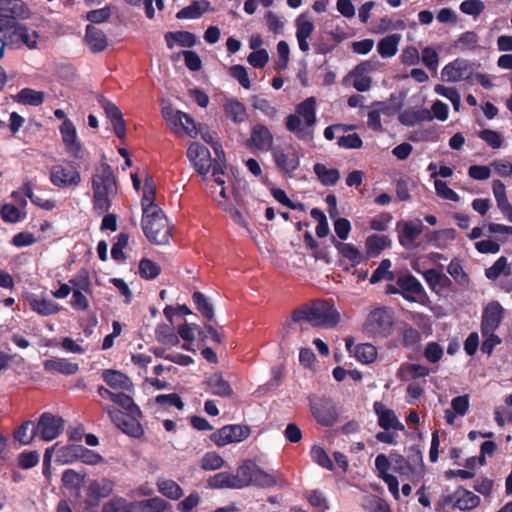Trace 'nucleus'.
I'll return each instance as SVG.
<instances>
[{
  "label": "nucleus",
  "instance_id": "f257e3e1",
  "mask_svg": "<svg viewBox=\"0 0 512 512\" xmlns=\"http://www.w3.org/2000/svg\"><path fill=\"white\" fill-rule=\"evenodd\" d=\"M30 10L22 0H0V42L10 49H32L28 28L20 20L29 18Z\"/></svg>",
  "mask_w": 512,
  "mask_h": 512
},
{
  "label": "nucleus",
  "instance_id": "f03ea898",
  "mask_svg": "<svg viewBox=\"0 0 512 512\" xmlns=\"http://www.w3.org/2000/svg\"><path fill=\"white\" fill-rule=\"evenodd\" d=\"M92 204L97 215L107 213L112 206V198L118 191L117 181L111 166L104 162L92 177Z\"/></svg>",
  "mask_w": 512,
  "mask_h": 512
},
{
  "label": "nucleus",
  "instance_id": "7ed1b4c3",
  "mask_svg": "<svg viewBox=\"0 0 512 512\" xmlns=\"http://www.w3.org/2000/svg\"><path fill=\"white\" fill-rule=\"evenodd\" d=\"M316 124V100L309 97L296 106V113L286 117V129L299 140L311 142Z\"/></svg>",
  "mask_w": 512,
  "mask_h": 512
},
{
  "label": "nucleus",
  "instance_id": "20e7f679",
  "mask_svg": "<svg viewBox=\"0 0 512 512\" xmlns=\"http://www.w3.org/2000/svg\"><path fill=\"white\" fill-rule=\"evenodd\" d=\"M294 322L306 321L313 326L334 327L340 321V314L328 300H316L310 305L296 309L291 315Z\"/></svg>",
  "mask_w": 512,
  "mask_h": 512
},
{
  "label": "nucleus",
  "instance_id": "39448f33",
  "mask_svg": "<svg viewBox=\"0 0 512 512\" xmlns=\"http://www.w3.org/2000/svg\"><path fill=\"white\" fill-rule=\"evenodd\" d=\"M396 325V316L392 308L382 306L369 312L363 325L362 332L371 338L390 337Z\"/></svg>",
  "mask_w": 512,
  "mask_h": 512
},
{
  "label": "nucleus",
  "instance_id": "423d86ee",
  "mask_svg": "<svg viewBox=\"0 0 512 512\" xmlns=\"http://www.w3.org/2000/svg\"><path fill=\"white\" fill-rule=\"evenodd\" d=\"M141 225L149 242L156 245H164L169 242L171 230L162 209L143 213Z\"/></svg>",
  "mask_w": 512,
  "mask_h": 512
},
{
  "label": "nucleus",
  "instance_id": "0eeeda50",
  "mask_svg": "<svg viewBox=\"0 0 512 512\" xmlns=\"http://www.w3.org/2000/svg\"><path fill=\"white\" fill-rule=\"evenodd\" d=\"M104 409L112 422L121 429L123 433L133 438H140L143 436L144 429L139 421V418H141L142 415L124 413L113 406H107Z\"/></svg>",
  "mask_w": 512,
  "mask_h": 512
},
{
  "label": "nucleus",
  "instance_id": "6e6552de",
  "mask_svg": "<svg viewBox=\"0 0 512 512\" xmlns=\"http://www.w3.org/2000/svg\"><path fill=\"white\" fill-rule=\"evenodd\" d=\"M400 295L410 303L425 305L428 300L427 293L421 282L412 274L406 273L397 277Z\"/></svg>",
  "mask_w": 512,
  "mask_h": 512
},
{
  "label": "nucleus",
  "instance_id": "1a4fd4ad",
  "mask_svg": "<svg viewBox=\"0 0 512 512\" xmlns=\"http://www.w3.org/2000/svg\"><path fill=\"white\" fill-rule=\"evenodd\" d=\"M273 160L277 170L284 176L292 177L300 166V156L292 146L276 147L272 150Z\"/></svg>",
  "mask_w": 512,
  "mask_h": 512
},
{
  "label": "nucleus",
  "instance_id": "9d476101",
  "mask_svg": "<svg viewBox=\"0 0 512 512\" xmlns=\"http://www.w3.org/2000/svg\"><path fill=\"white\" fill-rule=\"evenodd\" d=\"M310 410L315 420L322 426L330 427L338 418L336 406L328 397L310 399Z\"/></svg>",
  "mask_w": 512,
  "mask_h": 512
},
{
  "label": "nucleus",
  "instance_id": "9b49d317",
  "mask_svg": "<svg viewBox=\"0 0 512 512\" xmlns=\"http://www.w3.org/2000/svg\"><path fill=\"white\" fill-rule=\"evenodd\" d=\"M59 130L66 152L75 160H83L85 150L83 149L82 143L77 136L76 128L73 122L70 119H66L60 125Z\"/></svg>",
  "mask_w": 512,
  "mask_h": 512
},
{
  "label": "nucleus",
  "instance_id": "f8f14e48",
  "mask_svg": "<svg viewBox=\"0 0 512 512\" xmlns=\"http://www.w3.org/2000/svg\"><path fill=\"white\" fill-rule=\"evenodd\" d=\"M50 181L58 188L75 187L81 182V175L78 166L54 165L50 169Z\"/></svg>",
  "mask_w": 512,
  "mask_h": 512
},
{
  "label": "nucleus",
  "instance_id": "ddd939ff",
  "mask_svg": "<svg viewBox=\"0 0 512 512\" xmlns=\"http://www.w3.org/2000/svg\"><path fill=\"white\" fill-rule=\"evenodd\" d=\"M63 429L64 420L61 417L45 412L38 420L36 430L34 429V436L38 433L42 440L51 441L57 438Z\"/></svg>",
  "mask_w": 512,
  "mask_h": 512
},
{
  "label": "nucleus",
  "instance_id": "4468645a",
  "mask_svg": "<svg viewBox=\"0 0 512 512\" xmlns=\"http://www.w3.org/2000/svg\"><path fill=\"white\" fill-rule=\"evenodd\" d=\"M80 445H66L58 447V443L46 449L43 457V473L48 478L50 476L51 458L56 450L58 461L62 463H72L79 459Z\"/></svg>",
  "mask_w": 512,
  "mask_h": 512
},
{
  "label": "nucleus",
  "instance_id": "2eb2a0df",
  "mask_svg": "<svg viewBox=\"0 0 512 512\" xmlns=\"http://www.w3.org/2000/svg\"><path fill=\"white\" fill-rule=\"evenodd\" d=\"M480 502L478 495L460 486L451 495L443 498L442 505L452 504L453 508L470 511L479 506Z\"/></svg>",
  "mask_w": 512,
  "mask_h": 512
},
{
  "label": "nucleus",
  "instance_id": "dca6fc26",
  "mask_svg": "<svg viewBox=\"0 0 512 512\" xmlns=\"http://www.w3.org/2000/svg\"><path fill=\"white\" fill-rule=\"evenodd\" d=\"M504 317V309L497 301L487 304L482 313L481 334L495 332Z\"/></svg>",
  "mask_w": 512,
  "mask_h": 512
},
{
  "label": "nucleus",
  "instance_id": "f3484780",
  "mask_svg": "<svg viewBox=\"0 0 512 512\" xmlns=\"http://www.w3.org/2000/svg\"><path fill=\"white\" fill-rule=\"evenodd\" d=\"M187 157L193 163L200 175H207L211 168V154L209 149L197 142L192 143L187 150Z\"/></svg>",
  "mask_w": 512,
  "mask_h": 512
},
{
  "label": "nucleus",
  "instance_id": "a211bd4d",
  "mask_svg": "<svg viewBox=\"0 0 512 512\" xmlns=\"http://www.w3.org/2000/svg\"><path fill=\"white\" fill-rule=\"evenodd\" d=\"M114 489V482L107 478L92 481L87 490L86 504L89 507L98 506L102 498L109 497Z\"/></svg>",
  "mask_w": 512,
  "mask_h": 512
},
{
  "label": "nucleus",
  "instance_id": "6ab92c4d",
  "mask_svg": "<svg viewBox=\"0 0 512 512\" xmlns=\"http://www.w3.org/2000/svg\"><path fill=\"white\" fill-rule=\"evenodd\" d=\"M374 412L378 417V425L385 431L391 429L404 431L405 426L400 422L392 409L387 408L382 402L376 401L373 404Z\"/></svg>",
  "mask_w": 512,
  "mask_h": 512
},
{
  "label": "nucleus",
  "instance_id": "aec40b11",
  "mask_svg": "<svg viewBox=\"0 0 512 512\" xmlns=\"http://www.w3.org/2000/svg\"><path fill=\"white\" fill-rule=\"evenodd\" d=\"M273 140V135L268 127L258 123L252 127L247 145L260 151H269L272 148Z\"/></svg>",
  "mask_w": 512,
  "mask_h": 512
},
{
  "label": "nucleus",
  "instance_id": "412c9836",
  "mask_svg": "<svg viewBox=\"0 0 512 512\" xmlns=\"http://www.w3.org/2000/svg\"><path fill=\"white\" fill-rule=\"evenodd\" d=\"M423 278L427 282L430 289L436 294L451 290L453 286L452 280L442 271L431 268L423 272Z\"/></svg>",
  "mask_w": 512,
  "mask_h": 512
},
{
  "label": "nucleus",
  "instance_id": "4be33fe9",
  "mask_svg": "<svg viewBox=\"0 0 512 512\" xmlns=\"http://www.w3.org/2000/svg\"><path fill=\"white\" fill-rule=\"evenodd\" d=\"M102 107L113 126L116 136L119 139H124L126 136V124L121 110L114 103L108 100H104L102 102Z\"/></svg>",
  "mask_w": 512,
  "mask_h": 512
},
{
  "label": "nucleus",
  "instance_id": "5701e85b",
  "mask_svg": "<svg viewBox=\"0 0 512 512\" xmlns=\"http://www.w3.org/2000/svg\"><path fill=\"white\" fill-rule=\"evenodd\" d=\"M102 378L111 389L126 392H133L134 390L131 379L120 371L106 369L102 372Z\"/></svg>",
  "mask_w": 512,
  "mask_h": 512
},
{
  "label": "nucleus",
  "instance_id": "b1692460",
  "mask_svg": "<svg viewBox=\"0 0 512 512\" xmlns=\"http://www.w3.org/2000/svg\"><path fill=\"white\" fill-rule=\"evenodd\" d=\"M469 69V63L465 59L457 58L444 66L441 78L445 82H458L462 80Z\"/></svg>",
  "mask_w": 512,
  "mask_h": 512
},
{
  "label": "nucleus",
  "instance_id": "393cba45",
  "mask_svg": "<svg viewBox=\"0 0 512 512\" xmlns=\"http://www.w3.org/2000/svg\"><path fill=\"white\" fill-rule=\"evenodd\" d=\"M85 42L93 53H99L106 49L108 46V39L106 34L99 28L92 24L86 26Z\"/></svg>",
  "mask_w": 512,
  "mask_h": 512
},
{
  "label": "nucleus",
  "instance_id": "a878e982",
  "mask_svg": "<svg viewBox=\"0 0 512 512\" xmlns=\"http://www.w3.org/2000/svg\"><path fill=\"white\" fill-rule=\"evenodd\" d=\"M371 69V64L368 61L358 64L350 73L349 76L353 78L352 85L359 92L368 91L372 84V79L366 75Z\"/></svg>",
  "mask_w": 512,
  "mask_h": 512
},
{
  "label": "nucleus",
  "instance_id": "bb28decb",
  "mask_svg": "<svg viewBox=\"0 0 512 512\" xmlns=\"http://www.w3.org/2000/svg\"><path fill=\"white\" fill-rule=\"evenodd\" d=\"M314 24L306 18L305 14H301L296 19V38L298 41L299 49L302 52L309 51L308 38L314 31Z\"/></svg>",
  "mask_w": 512,
  "mask_h": 512
},
{
  "label": "nucleus",
  "instance_id": "cd10ccee",
  "mask_svg": "<svg viewBox=\"0 0 512 512\" xmlns=\"http://www.w3.org/2000/svg\"><path fill=\"white\" fill-rule=\"evenodd\" d=\"M423 228L420 220L403 222L398 234L399 243L403 247H409L422 234Z\"/></svg>",
  "mask_w": 512,
  "mask_h": 512
},
{
  "label": "nucleus",
  "instance_id": "c85d7f7f",
  "mask_svg": "<svg viewBox=\"0 0 512 512\" xmlns=\"http://www.w3.org/2000/svg\"><path fill=\"white\" fill-rule=\"evenodd\" d=\"M223 109L226 117L235 124L243 123L248 119L245 105L237 98L225 99Z\"/></svg>",
  "mask_w": 512,
  "mask_h": 512
},
{
  "label": "nucleus",
  "instance_id": "c756f323",
  "mask_svg": "<svg viewBox=\"0 0 512 512\" xmlns=\"http://www.w3.org/2000/svg\"><path fill=\"white\" fill-rule=\"evenodd\" d=\"M366 257H377L381 252L391 246V240L387 235L372 234L365 241Z\"/></svg>",
  "mask_w": 512,
  "mask_h": 512
},
{
  "label": "nucleus",
  "instance_id": "7c9ffc66",
  "mask_svg": "<svg viewBox=\"0 0 512 512\" xmlns=\"http://www.w3.org/2000/svg\"><path fill=\"white\" fill-rule=\"evenodd\" d=\"M44 369L47 372H57L63 375H73L78 372L79 365L65 358H54L44 361Z\"/></svg>",
  "mask_w": 512,
  "mask_h": 512
},
{
  "label": "nucleus",
  "instance_id": "2f4dec72",
  "mask_svg": "<svg viewBox=\"0 0 512 512\" xmlns=\"http://www.w3.org/2000/svg\"><path fill=\"white\" fill-rule=\"evenodd\" d=\"M210 9L208 0H194L190 5L182 8L176 14L178 19H197Z\"/></svg>",
  "mask_w": 512,
  "mask_h": 512
},
{
  "label": "nucleus",
  "instance_id": "473e14b6",
  "mask_svg": "<svg viewBox=\"0 0 512 512\" xmlns=\"http://www.w3.org/2000/svg\"><path fill=\"white\" fill-rule=\"evenodd\" d=\"M164 37L169 49H172L175 44L181 47L191 48L197 41L196 36L189 31L167 32Z\"/></svg>",
  "mask_w": 512,
  "mask_h": 512
},
{
  "label": "nucleus",
  "instance_id": "72a5a7b5",
  "mask_svg": "<svg viewBox=\"0 0 512 512\" xmlns=\"http://www.w3.org/2000/svg\"><path fill=\"white\" fill-rule=\"evenodd\" d=\"M251 485L259 488H270L276 485L284 486L286 485V482L278 480L276 475L264 471L256 464Z\"/></svg>",
  "mask_w": 512,
  "mask_h": 512
},
{
  "label": "nucleus",
  "instance_id": "f704fd0d",
  "mask_svg": "<svg viewBox=\"0 0 512 512\" xmlns=\"http://www.w3.org/2000/svg\"><path fill=\"white\" fill-rule=\"evenodd\" d=\"M334 246L338 252L347 260L351 262L353 267L357 266L365 260V256L361 251L351 243H344L340 241H334Z\"/></svg>",
  "mask_w": 512,
  "mask_h": 512
},
{
  "label": "nucleus",
  "instance_id": "c9c22d12",
  "mask_svg": "<svg viewBox=\"0 0 512 512\" xmlns=\"http://www.w3.org/2000/svg\"><path fill=\"white\" fill-rule=\"evenodd\" d=\"M256 464L251 460H245L236 470L234 474L235 482L238 489H242L251 485Z\"/></svg>",
  "mask_w": 512,
  "mask_h": 512
},
{
  "label": "nucleus",
  "instance_id": "e433bc0d",
  "mask_svg": "<svg viewBox=\"0 0 512 512\" xmlns=\"http://www.w3.org/2000/svg\"><path fill=\"white\" fill-rule=\"evenodd\" d=\"M206 383L209 391L213 395L220 397H230L233 394L231 385L220 374L212 375Z\"/></svg>",
  "mask_w": 512,
  "mask_h": 512
},
{
  "label": "nucleus",
  "instance_id": "4c0bfd02",
  "mask_svg": "<svg viewBox=\"0 0 512 512\" xmlns=\"http://www.w3.org/2000/svg\"><path fill=\"white\" fill-rule=\"evenodd\" d=\"M313 171L318 180L324 186H334L340 179V172L336 168H327L322 163H316L313 166Z\"/></svg>",
  "mask_w": 512,
  "mask_h": 512
},
{
  "label": "nucleus",
  "instance_id": "58836bf2",
  "mask_svg": "<svg viewBox=\"0 0 512 512\" xmlns=\"http://www.w3.org/2000/svg\"><path fill=\"white\" fill-rule=\"evenodd\" d=\"M401 35L391 34L382 38L377 45L378 53L382 58H390L396 55Z\"/></svg>",
  "mask_w": 512,
  "mask_h": 512
},
{
  "label": "nucleus",
  "instance_id": "ea45409f",
  "mask_svg": "<svg viewBox=\"0 0 512 512\" xmlns=\"http://www.w3.org/2000/svg\"><path fill=\"white\" fill-rule=\"evenodd\" d=\"M207 485L211 489H238L234 474L230 472H219L211 476Z\"/></svg>",
  "mask_w": 512,
  "mask_h": 512
},
{
  "label": "nucleus",
  "instance_id": "a19ab883",
  "mask_svg": "<svg viewBox=\"0 0 512 512\" xmlns=\"http://www.w3.org/2000/svg\"><path fill=\"white\" fill-rule=\"evenodd\" d=\"M169 506V503L160 497L134 501L135 511L139 509L140 512H164Z\"/></svg>",
  "mask_w": 512,
  "mask_h": 512
},
{
  "label": "nucleus",
  "instance_id": "79ce46f5",
  "mask_svg": "<svg viewBox=\"0 0 512 512\" xmlns=\"http://www.w3.org/2000/svg\"><path fill=\"white\" fill-rule=\"evenodd\" d=\"M502 274L507 277L512 276V268L505 256L499 257L491 267L485 269V276L489 280H496Z\"/></svg>",
  "mask_w": 512,
  "mask_h": 512
},
{
  "label": "nucleus",
  "instance_id": "37998d69",
  "mask_svg": "<svg viewBox=\"0 0 512 512\" xmlns=\"http://www.w3.org/2000/svg\"><path fill=\"white\" fill-rule=\"evenodd\" d=\"M361 506L367 512H391L389 504L383 498L367 494L363 497Z\"/></svg>",
  "mask_w": 512,
  "mask_h": 512
},
{
  "label": "nucleus",
  "instance_id": "c03bdc74",
  "mask_svg": "<svg viewBox=\"0 0 512 512\" xmlns=\"http://www.w3.org/2000/svg\"><path fill=\"white\" fill-rule=\"evenodd\" d=\"M134 501L129 502L123 497H113L102 507V512H134Z\"/></svg>",
  "mask_w": 512,
  "mask_h": 512
},
{
  "label": "nucleus",
  "instance_id": "a18cd8bd",
  "mask_svg": "<svg viewBox=\"0 0 512 512\" xmlns=\"http://www.w3.org/2000/svg\"><path fill=\"white\" fill-rule=\"evenodd\" d=\"M421 333L409 324H405L402 330V346L407 349H415L419 346Z\"/></svg>",
  "mask_w": 512,
  "mask_h": 512
},
{
  "label": "nucleus",
  "instance_id": "49530a36",
  "mask_svg": "<svg viewBox=\"0 0 512 512\" xmlns=\"http://www.w3.org/2000/svg\"><path fill=\"white\" fill-rule=\"evenodd\" d=\"M156 339L169 346H176L179 344V336L175 334L174 329L170 325L162 324L156 328Z\"/></svg>",
  "mask_w": 512,
  "mask_h": 512
},
{
  "label": "nucleus",
  "instance_id": "de8ad7c7",
  "mask_svg": "<svg viewBox=\"0 0 512 512\" xmlns=\"http://www.w3.org/2000/svg\"><path fill=\"white\" fill-rule=\"evenodd\" d=\"M193 303L196 309L209 321L214 318V309L211 303H209L206 296L200 292L195 291L192 295Z\"/></svg>",
  "mask_w": 512,
  "mask_h": 512
},
{
  "label": "nucleus",
  "instance_id": "09e8293b",
  "mask_svg": "<svg viewBox=\"0 0 512 512\" xmlns=\"http://www.w3.org/2000/svg\"><path fill=\"white\" fill-rule=\"evenodd\" d=\"M390 457L392 468L396 473L410 476L416 472L415 467L412 466L411 462L407 460V458H405L403 455L393 453Z\"/></svg>",
  "mask_w": 512,
  "mask_h": 512
},
{
  "label": "nucleus",
  "instance_id": "8fccbe9b",
  "mask_svg": "<svg viewBox=\"0 0 512 512\" xmlns=\"http://www.w3.org/2000/svg\"><path fill=\"white\" fill-rule=\"evenodd\" d=\"M356 359L364 364H370L377 358L376 347L370 343L358 344L355 346Z\"/></svg>",
  "mask_w": 512,
  "mask_h": 512
},
{
  "label": "nucleus",
  "instance_id": "3c124183",
  "mask_svg": "<svg viewBox=\"0 0 512 512\" xmlns=\"http://www.w3.org/2000/svg\"><path fill=\"white\" fill-rule=\"evenodd\" d=\"M157 487L161 494L173 500L183 495L182 488L173 480H160L157 482Z\"/></svg>",
  "mask_w": 512,
  "mask_h": 512
},
{
  "label": "nucleus",
  "instance_id": "603ef678",
  "mask_svg": "<svg viewBox=\"0 0 512 512\" xmlns=\"http://www.w3.org/2000/svg\"><path fill=\"white\" fill-rule=\"evenodd\" d=\"M0 215L3 221L7 223H16L26 217V212L13 204H4L0 207Z\"/></svg>",
  "mask_w": 512,
  "mask_h": 512
},
{
  "label": "nucleus",
  "instance_id": "864d4df0",
  "mask_svg": "<svg viewBox=\"0 0 512 512\" xmlns=\"http://www.w3.org/2000/svg\"><path fill=\"white\" fill-rule=\"evenodd\" d=\"M113 402L126 410V413L134 414V415H142V411L140 410L139 406L134 402L133 398L124 393L119 392L116 393Z\"/></svg>",
  "mask_w": 512,
  "mask_h": 512
},
{
  "label": "nucleus",
  "instance_id": "5fc2aeb1",
  "mask_svg": "<svg viewBox=\"0 0 512 512\" xmlns=\"http://www.w3.org/2000/svg\"><path fill=\"white\" fill-rule=\"evenodd\" d=\"M224 464V459L217 452L205 453L200 461V467L205 471L221 469Z\"/></svg>",
  "mask_w": 512,
  "mask_h": 512
},
{
  "label": "nucleus",
  "instance_id": "6e6d98bb",
  "mask_svg": "<svg viewBox=\"0 0 512 512\" xmlns=\"http://www.w3.org/2000/svg\"><path fill=\"white\" fill-rule=\"evenodd\" d=\"M161 272V267L154 261L143 258L139 263V275L144 279H155Z\"/></svg>",
  "mask_w": 512,
  "mask_h": 512
},
{
  "label": "nucleus",
  "instance_id": "4d7b16f0",
  "mask_svg": "<svg viewBox=\"0 0 512 512\" xmlns=\"http://www.w3.org/2000/svg\"><path fill=\"white\" fill-rule=\"evenodd\" d=\"M391 267V261L389 259H383L379 266L374 270L372 273L369 281L371 284H376L382 279H387L390 281L394 280V274L393 272L389 271V268Z\"/></svg>",
  "mask_w": 512,
  "mask_h": 512
},
{
  "label": "nucleus",
  "instance_id": "13d9d810",
  "mask_svg": "<svg viewBox=\"0 0 512 512\" xmlns=\"http://www.w3.org/2000/svg\"><path fill=\"white\" fill-rule=\"evenodd\" d=\"M310 455L312 460L322 468L330 471L334 469V464L324 448L315 445L311 448Z\"/></svg>",
  "mask_w": 512,
  "mask_h": 512
},
{
  "label": "nucleus",
  "instance_id": "bf43d9fd",
  "mask_svg": "<svg viewBox=\"0 0 512 512\" xmlns=\"http://www.w3.org/2000/svg\"><path fill=\"white\" fill-rule=\"evenodd\" d=\"M31 424L32 420H26L14 430V442L18 443L19 445H27L32 442V431L29 432V426Z\"/></svg>",
  "mask_w": 512,
  "mask_h": 512
},
{
  "label": "nucleus",
  "instance_id": "052dcab7",
  "mask_svg": "<svg viewBox=\"0 0 512 512\" xmlns=\"http://www.w3.org/2000/svg\"><path fill=\"white\" fill-rule=\"evenodd\" d=\"M449 275L459 284L468 282V275L464 272L461 261L458 258H453L447 267Z\"/></svg>",
  "mask_w": 512,
  "mask_h": 512
},
{
  "label": "nucleus",
  "instance_id": "680f3d73",
  "mask_svg": "<svg viewBox=\"0 0 512 512\" xmlns=\"http://www.w3.org/2000/svg\"><path fill=\"white\" fill-rule=\"evenodd\" d=\"M129 241V235L125 232H121L117 236L116 242L113 244L111 249V256L116 261H123L125 260V254L123 252V249L128 245Z\"/></svg>",
  "mask_w": 512,
  "mask_h": 512
},
{
  "label": "nucleus",
  "instance_id": "e2e57ef3",
  "mask_svg": "<svg viewBox=\"0 0 512 512\" xmlns=\"http://www.w3.org/2000/svg\"><path fill=\"white\" fill-rule=\"evenodd\" d=\"M422 63L430 70L436 71L439 64V55L432 47H425L421 55Z\"/></svg>",
  "mask_w": 512,
  "mask_h": 512
},
{
  "label": "nucleus",
  "instance_id": "0e129e2a",
  "mask_svg": "<svg viewBox=\"0 0 512 512\" xmlns=\"http://www.w3.org/2000/svg\"><path fill=\"white\" fill-rule=\"evenodd\" d=\"M434 186H435L437 195L440 196L441 198L450 200V201H454V202L459 201V199H460L459 195L453 189L448 187L446 182H444L440 179H436L434 181Z\"/></svg>",
  "mask_w": 512,
  "mask_h": 512
},
{
  "label": "nucleus",
  "instance_id": "69168bd1",
  "mask_svg": "<svg viewBox=\"0 0 512 512\" xmlns=\"http://www.w3.org/2000/svg\"><path fill=\"white\" fill-rule=\"evenodd\" d=\"M229 73L233 78H235L239 82V84L243 88H245V89L251 88V82L249 80L247 70L244 66L239 65V64L233 65L230 67Z\"/></svg>",
  "mask_w": 512,
  "mask_h": 512
},
{
  "label": "nucleus",
  "instance_id": "338daca9",
  "mask_svg": "<svg viewBox=\"0 0 512 512\" xmlns=\"http://www.w3.org/2000/svg\"><path fill=\"white\" fill-rule=\"evenodd\" d=\"M249 64L254 68L261 69L266 66L269 61V55L266 49H258L249 54L247 58Z\"/></svg>",
  "mask_w": 512,
  "mask_h": 512
},
{
  "label": "nucleus",
  "instance_id": "774afa93",
  "mask_svg": "<svg viewBox=\"0 0 512 512\" xmlns=\"http://www.w3.org/2000/svg\"><path fill=\"white\" fill-rule=\"evenodd\" d=\"M484 3L481 0H465L460 4L462 13L478 16L484 11Z\"/></svg>",
  "mask_w": 512,
  "mask_h": 512
}]
</instances>
